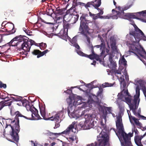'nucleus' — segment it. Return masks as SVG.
I'll return each instance as SVG.
<instances>
[{
	"label": "nucleus",
	"mask_w": 146,
	"mask_h": 146,
	"mask_svg": "<svg viewBox=\"0 0 146 146\" xmlns=\"http://www.w3.org/2000/svg\"><path fill=\"white\" fill-rule=\"evenodd\" d=\"M129 39L135 44H132L129 47V51L135 53L138 57L137 54L143 58L144 56L142 54H146V52L139 42L141 40H146V36L143 32L136 26L135 31L129 32Z\"/></svg>",
	"instance_id": "1"
},
{
	"label": "nucleus",
	"mask_w": 146,
	"mask_h": 146,
	"mask_svg": "<svg viewBox=\"0 0 146 146\" xmlns=\"http://www.w3.org/2000/svg\"><path fill=\"white\" fill-rule=\"evenodd\" d=\"M15 119L13 121L10 119H6V127L5 129L8 130L9 128L11 130L10 134L11 136L12 139L14 141L17 142L19 140L18 133L20 131V126L19 125V117H23L26 119H29V118L23 115L19 111H17L15 113Z\"/></svg>",
	"instance_id": "2"
},
{
	"label": "nucleus",
	"mask_w": 146,
	"mask_h": 146,
	"mask_svg": "<svg viewBox=\"0 0 146 146\" xmlns=\"http://www.w3.org/2000/svg\"><path fill=\"white\" fill-rule=\"evenodd\" d=\"M97 138V142L92 143L91 146H106L109 143V137L105 132L101 131Z\"/></svg>",
	"instance_id": "3"
},
{
	"label": "nucleus",
	"mask_w": 146,
	"mask_h": 146,
	"mask_svg": "<svg viewBox=\"0 0 146 146\" xmlns=\"http://www.w3.org/2000/svg\"><path fill=\"white\" fill-rule=\"evenodd\" d=\"M95 117V115L92 114H86L85 115V121L83 124L81 122L79 123L80 125L82 127H86V129L92 128L94 126V121Z\"/></svg>",
	"instance_id": "4"
},
{
	"label": "nucleus",
	"mask_w": 146,
	"mask_h": 146,
	"mask_svg": "<svg viewBox=\"0 0 146 146\" xmlns=\"http://www.w3.org/2000/svg\"><path fill=\"white\" fill-rule=\"evenodd\" d=\"M80 24L79 31L81 33L84 35H86L89 30L88 25L89 21L86 19V16L82 15L80 17Z\"/></svg>",
	"instance_id": "5"
},
{
	"label": "nucleus",
	"mask_w": 146,
	"mask_h": 146,
	"mask_svg": "<svg viewBox=\"0 0 146 146\" xmlns=\"http://www.w3.org/2000/svg\"><path fill=\"white\" fill-rule=\"evenodd\" d=\"M76 122H73L72 124L70 125L68 128L64 131L61 133H54L50 132L49 131H48L46 134L47 135L51 136H55L56 137H57L58 136L62 134H64L65 135H68L70 131L75 133L76 132V129L75 127Z\"/></svg>",
	"instance_id": "6"
},
{
	"label": "nucleus",
	"mask_w": 146,
	"mask_h": 146,
	"mask_svg": "<svg viewBox=\"0 0 146 146\" xmlns=\"http://www.w3.org/2000/svg\"><path fill=\"white\" fill-rule=\"evenodd\" d=\"M124 10L119 11H116V14L112 16V18L113 19H117L118 18L123 19H126L127 17L129 18H135V15L130 13H125Z\"/></svg>",
	"instance_id": "7"
},
{
	"label": "nucleus",
	"mask_w": 146,
	"mask_h": 146,
	"mask_svg": "<svg viewBox=\"0 0 146 146\" xmlns=\"http://www.w3.org/2000/svg\"><path fill=\"white\" fill-rule=\"evenodd\" d=\"M27 38V37L25 36H22L21 35L17 36L14 38L9 42L7 44L3 45L2 46H0V47H1L2 48H3L4 47L7 45L9 46H16V45L12 44V43L14 41H18L16 43H17L18 42H21L22 41H23L24 42L26 41V40H27L26 38Z\"/></svg>",
	"instance_id": "8"
},
{
	"label": "nucleus",
	"mask_w": 146,
	"mask_h": 146,
	"mask_svg": "<svg viewBox=\"0 0 146 146\" xmlns=\"http://www.w3.org/2000/svg\"><path fill=\"white\" fill-rule=\"evenodd\" d=\"M33 108H34L35 110H34L32 108V107H31L30 108V110L31 112V117H27L28 118H29V119L38 120L42 119V118L38 114V110L33 106Z\"/></svg>",
	"instance_id": "9"
},
{
	"label": "nucleus",
	"mask_w": 146,
	"mask_h": 146,
	"mask_svg": "<svg viewBox=\"0 0 146 146\" xmlns=\"http://www.w3.org/2000/svg\"><path fill=\"white\" fill-rule=\"evenodd\" d=\"M116 126L118 130V132L119 133L124 131L123 125L122 123L121 117L119 116L117 120L116 121Z\"/></svg>",
	"instance_id": "10"
},
{
	"label": "nucleus",
	"mask_w": 146,
	"mask_h": 146,
	"mask_svg": "<svg viewBox=\"0 0 146 146\" xmlns=\"http://www.w3.org/2000/svg\"><path fill=\"white\" fill-rule=\"evenodd\" d=\"M5 27L7 28L6 30L8 32V34L7 35H10L15 33V30L14 29L15 27L13 23H6L5 24Z\"/></svg>",
	"instance_id": "11"
},
{
	"label": "nucleus",
	"mask_w": 146,
	"mask_h": 146,
	"mask_svg": "<svg viewBox=\"0 0 146 146\" xmlns=\"http://www.w3.org/2000/svg\"><path fill=\"white\" fill-rule=\"evenodd\" d=\"M63 113L62 111L58 112L55 115H52L50 117V120L58 122L59 121L61 120L60 118L63 116Z\"/></svg>",
	"instance_id": "12"
},
{
	"label": "nucleus",
	"mask_w": 146,
	"mask_h": 146,
	"mask_svg": "<svg viewBox=\"0 0 146 146\" xmlns=\"http://www.w3.org/2000/svg\"><path fill=\"white\" fill-rule=\"evenodd\" d=\"M41 115L43 117V119L45 120H50V118L51 116H49L45 113V106H39Z\"/></svg>",
	"instance_id": "13"
},
{
	"label": "nucleus",
	"mask_w": 146,
	"mask_h": 146,
	"mask_svg": "<svg viewBox=\"0 0 146 146\" xmlns=\"http://www.w3.org/2000/svg\"><path fill=\"white\" fill-rule=\"evenodd\" d=\"M101 0H98L97 1V4H95L93 1L88 2L86 4V8H88V7H91V5L93 6L94 8L99 11V8H98L101 4Z\"/></svg>",
	"instance_id": "14"
},
{
	"label": "nucleus",
	"mask_w": 146,
	"mask_h": 146,
	"mask_svg": "<svg viewBox=\"0 0 146 146\" xmlns=\"http://www.w3.org/2000/svg\"><path fill=\"white\" fill-rule=\"evenodd\" d=\"M76 8L71 7L70 9L67 11L66 14L64 15V18L66 19L68 16L78 14Z\"/></svg>",
	"instance_id": "15"
},
{
	"label": "nucleus",
	"mask_w": 146,
	"mask_h": 146,
	"mask_svg": "<svg viewBox=\"0 0 146 146\" xmlns=\"http://www.w3.org/2000/svg\"><path fill=\"white\" fill-rule=\"evenodd\" d=\"M119 80L120 82L121 86H122L123 87V91L124 92V93H126V94L128 95L129 93L128 92L127 90H126V84L125 79L124 78V76L122 75L120 77Z\"/></svg>",
	"instance_id": "16"
},
{
	"label": "nucleus",
	"mask_w": 146,
	"mask_h": 146,
	"mask_svg": "<svg viewBox=\"0 0 146 146\" xmlns=\"http://www.w3.org/2000/svg\"><path fill=\"white\" fill-rule=\"evenodd\" d=\"M79 15L78 14L68 16L66 19V21H70L72 23H75L78 20Z\"/></svg>",
	"instance_id": "17"
},
{
	"label": "nucleus",
	"mask_w": 146,
	"mask_h": 146,
	"mask_svg": "<svg viewBox=\"0 0 146 146\" xmlns=\"http://www.w3.org/2000/svg\"><path fill=\"white\" fill-rule=\"evenodd\" d=\"M101 41L102 43L100 44L95 46L94 47L97 48H100V50L102 51L101 53V55L102 56L104 55L105 52V44L103 39H102Z\"/></svg>",
	"instance_id": "18"
},
{
	"label": "nucleus",
	"mask_w": 146,
	"mask_h": 146,
	"mask_svg": "<svg viewBox=\"0 0 146 146\" xmlns=\"http://www.w3.org/2000/svg\"><path fill=\"white\" fill-rule=\"evenodd\" d=\"M21 48L25 52H29L30 50L31 47L27 40L24 42L22 44Z\"/></svg>",
	"instance_id": "19"
},
{
	"label": "nucleus",
	"mask_w": 146,
	"mask_h": 146,
	"mask_svg": "<svg viewBox=\"0 0 146 146\" xmlns=\"http://www.w3.org/2000/svg\"><path fill=\"white\" fill-rule=\"evenodd\" d=\"M116 134L119 138V136L121 137H122L125 143H126L129 140L128 135L126 133H125L124 131L119 133V135L118 133L116 132Z\"/></svg>",
	"instance_id": "20"
},
{
	"label": "nucleus",
	"mask_w": 146,
	"mask_h": 146,
	"mask_svg": "<svg viewBox=\"0 0 146 146\" xmlns=\"http://www.w3.org/2000/svg\"><path fill=\"white\" fill-rule=\"evenodd\" d=\"M113 56L112 54H110L109 57V60L110 62L109 65L110 68L111 69H114L116 66V64L115 62L113 61Z\"/></svg>",
	"instance_id": "21"
},
{
	"label": "nucleus",
	"mask_w": 146,
	"mask_h": 146,
	"mask_svg": "<svg viewBox=\"0 0 146 146\" xmlns=\"http://www.w3.org/2000/svg\"><path fill=\"white\" fill-rule=\"evenodd\" d=\"M58 35V36L60 38L64 40L66 39L67 38L68 36V32L63 29L61 30Z\"/></svg>",
	"instance_id": "22"
},
{
	"label": "nucleus",
	"mask_w": 146,
	"mask_h": 146,
	"mask_svg": "<svg viewBox=\"0 0 146 146\" xmlns=\"http://www.w3.org/2000/svg\"><path fill=\"white\" fill-rule=\"evenodd\" d=\"M88 58L91 59H95L97 61H99L101 62V60L99 56L96 53L94 54H90L88 56Z\"/></svg>",
	"instance_id": "23"
},
{
	"label": "nucleus",
	"mask_w": 146,
	"mask_h": 146,
	"mask_svg": "<svg viewBox=\"0 0 146 146\" xmlns=\"http://www.w3.org/2000/svg\"><path fill=\"white\" fill-rule=\"evenodd\" d=\"M67 139L70 142H72L74 141H76V143H77L78 141V138L76 136V135H72L70 136L69 137L67 138Z\"/></svg>",
	"instance_id": "24"
},
{
	"label": "nucleus",
	"mask_w": 146,
	"mask_h": 146,
	"mask_svg": "<svg viewBox=\"0 0 146 146\" xmlns=\"http://www.w3.org/2000/svg\"><path fill=\"white\" fill-rule=\"evenodd\" d=\"M129 119L131 123L132 119L133 120L134 123L136 124V125L138 126H140V123H139V121H138V120L135 118V117H132V116H130L129 115Z\"/></svg>",
	"instance_id": "25"
},
{
	"label": "nucleus",
	"mask_w": 146,
	"mask_h": 146,
	"mask_svg": "<svg viewBox=\"0 0 146 146\" xmlns=\"http://www.w3.org/2000/svg\"><path fill=\"white\" fill-rule=\"evenodd\" d=\"M42 52L38 50H34L32 52L33 54L35 55H37V58H39L41 56H40V54H41Z\"/></svg>",
	"instance_id": "26"
},
{
	"label": "nucleus",
	"mask_w": 146,
	"mask_h": 146,
	"mask_svg": "<svg viewBox=\"0 0 146 146\" xmlns=\"http://www.w3.org/2000/svg\"><path fill=\"white\" fill-rule=\"evenodd\" d=\"M104 108L106 110V112L105 114H104V117H106V115L108 114V111L110 113H111V107L104 106Z\"/></svg>",
	"instance_id": "27"
},
{
	"label": "nucleus",
	"mask_w": 146,
	"mask_h": 146,
	"mask_svg": "<svg viewBox=\"0 0 146 146\" xmlns=\"http://www.w3.org/2000/svg\"><path fill=\"white\" fill-rule=\"evenodd\" d=\"M70 24L68 23L67 22H64L63 21V30L68 32V30L70 28Z\"/></svg>",
	"instance_id": "28"
},
{
	"label": "nucleus",
	"mask_w": 146,
	"mask_h": 146,
	"mask_svg": "<svg viewBox=\"0 0 146 146\" xmlns=\"http://www.w3.org/2000/svg\"><path fill=\"white\" fill-rule=\"evenodd\" d=\"M64 20L65 21H66V19L64 18V17L62 16L57 17H56V22L58 23H61L62 21H64Z\"/></svg>",
	"instance_id": "29"
},
{
	"label": "nucleus",
	"mask_w": 146,
	"mask_h": 146,
	"mask_svg": "<svg viewBox=\"0 0 146 146\" xmlns=\"http://www.w3.org/2000/svg\"><path fill=\"white\" fill-rule=\"evenodd\" d=\"M111 46L113 50L116 51L117 50V47L116 46V43L115 41L111 42Z\"/></svg>",
	"instance_id": "30"
},
{
	"label": "nucleus",
	"mask_w": 146,
	"mask_h": 146,
	"mask_svg": "<svg viewBox=\"0 0 146 146\" xmlns=\"http://www.w3.org/2000/svg\"><path fill=\"white\" fill-rule=\"evenodd\" d=\"M143 138L142 136H137L135 137V143L141 142V140Z\"/></svg>",
	"instance_id": "31"
},
{
	"label": "nucleus",
	"mask_w": 146,
	"mask_h": 146,
	"mask_svg": "<svg viewBox=\"0 0 146 146\" xmlns=\"http://www.w3.org/2000/svg\"><path fill=\"white\" fill-rule=\"evenodd\" d=\"M132 6V5H130L128 7H125L123 9H122L120 6H118V7H116V8L118 10L117 11H122L123 10H126L127 9L130 8Z\"/></svg>",
	"instance_id": "32"
},
{
	"label": "nucleus",
	"mask_w": 146,
	"mask_h": 146,
	"mask_svg": "<svg viewBox=\"0 0 146 146\" xmlns=\"http://www.w3.org/2000/svg\"><path fill=\"white\" fill-rule=\"evenodd\" d=\"M1 102H2L3 106H4V107L5 106H10L12 102V101H10L9 102H7V101H6V100L2 101Z\"/></svg>",
	"instance_id": "33"
},
{
	"label": "nucleus",
	"mask_w": 146,
	"mask_h": 146,
	"mask_svg": "<svg viewBox=\"0 0 146 146\" xmlns=\"http://www.w3.org/2000/svg\"><path fill=\"white\" fill-rule=\"evenodd\" d=\"M139 98V97H138L137 96L135 97V98L133 100V104H131L130 106V107H132V106H134L135 107V106L136 107H137V106H136L137 103V101L138 100V99Z\"/></svg>",
	"instance_id": "34"
},
{
	"label": "nucleus",
	"mask_w": 146,
	"mask_h": 146,
	"mask_svg": "<svg viewBox=\"0 0 146 146\" xmlns=\"http://www.w3.org/2000/svg\"><path fill=\"white\" fill-rule=\"evenodd\" d=\"M46 12V14L49 16H51L54 12L53 9L51 8L47 9Z\"/></svg>",
	"instance_id": "35"
},
{
	"label": "nucleus",
	"mask_w": 146,
	"mask_h": 146,
	"mask_svg": "<svg viewBox=\"0 0 146 146\" xmlns=\"http://www.w3.org/2000/svg\"><path fill=\"white\" fill-rule=\"evenodd\" d=\"M100 11V12L97 14V15L99 17V18L101 19L103 18L104 17L102 16H101V15H102L104 13V11L103 9L99 8V11Z\"/></svg>",
	"instance_id": "36"
},
{
	"label": "nucleus",
	"mask_w": 146,
	"mask_h": 146,
	"mask_svg": "<svg viewBox=\"0 0 146 146\" xmlns=\"http://www.w3.org/2000/svg\"><path fill=\"white\" fill-rule=\"evenodd\" d=\"M119 108V112L121 114H123L124 111V107L120 104L118 105Z\"/></svg>",
	"instance_id": "37"
},
{
	"label": "nucleus",
	"mask_w": 146,
	"mask_h": 146,
	"mask_svg": "<svg viewBox=\"0 0 146 146\" xmlns=\"http://www.w3.org/2000/svg\"><path fill=\"white\" fill-rule=\"evenodd\" d=\"M77 52L78 54H79V55H80V56L88 58V56L89 55H88L84 53H83L80 50H77Z\"/></svg>",
	"instance_id": "38"
},
{
	"label": "nucleus",
	"mask_w": 146,
	"mask_h": 146,
	"mask_svg": "<svg viewBox=\"0 0 146 146\" xmlns=\"http://www.w3.org/2000/svg\"><path fill=\"white\" fill-rule=\"evenodd\" d=\"M27 40L28 43H29V44L31 47V46L33 45H35L37 46H38V44L36 43L34 41L31 39H30L29 41H28V40Z\"/></svg>",
	"instance_id": "39"
},
{
	"label": "nucleus",
	"mask_w": 146,
	"mask_h": 146,
	"mask_svg": "<svg viewBox=\"0 0 146 146\" xmlns=\"http://www.w3.org/2000/svg\"><path fill=\"white\" fill-rule=\"evenodd\" d=\"M77 36H75L70 40V43L73 45L77 43Z\"/></svg>",
	"instance_id": "40"
},
{
	"label": "nucleus",
	"mask_w": 146,
	"mask_h": 146,
	"mask_svg": "<svg viewBox=\"0 0 146 146\" xmlns=\"http://www.w3.org/2000/svg\"><path fill=\"white\" fill-rule=\"evenodd\" d=\"M113 85V84L111 83H109L108 82H106L104 84H102V86L103 88H105L106 87H111Z\"/></svg>",
	"instance_id": "41"
},
{
	"label": "nucleus",
	"mask_w": 146,
	"mask_h": 146,
	"mask_svg": "<svg viewBox=\"0 0 146 146\" xmlns=\"http://www.w3.org/2000/svg\"><path fill=\"white\" fill-rule=\"evenodd\" d=\"M55 13L56 14L62 15L63 14V10L62 9H56Z\"/></svg>",
	"instance_id": "42"
},
{
	"label": "nucleus",
	"mask_w": 146,
	"mask_h": 146,
	"mask_svg": "<svg viewBox=\"0 0 146 146\" xmlns=\"http://www.w3.org/2000/svg\"><path fill=\"white\" fill-rule=\"evenodd\" d=\"M12 99H13L14 101H21L22 97H21L16 96L15 97H11Z\"/></svg>",
	"instance_id": "43"
},
{
	"label": "nucleus",
	"mask_w": 146,
	"mask_h": 146,
	"mask_svg": "<svg viewBox=\"0 0 146 146\" xmlns=\"http://www.w3.org/2000/svg\"><path fill=\"white\" fill-rule=\"evenodd\" d=\"M7 95V94L5 93H0V98L3 100L6 99Z\"/></svg>",
	"instance_id": "44"
},
{
	"label": "nucleus",
	"mask_w": 146,
	"mask_h": 146,
	"mask_svg": "<svg viewBox=\"0 0 146 146\" xmlns=\"http://www.w3.org/2000/svg\"><path fill=\"white\" fill-rule=\"evenodd\" d=\"M38 46H39L40 49H42V48H46L47 45L46 43H44L43 42L39 43Z\"/></svg>",
	"instance_id": "45"
},
{
	"label": "nucleus",
	"mask_w": 146,
	"mask_h": 146,
	"mask_svg": "<svg viewBox=\"0 0 146 146\" xmlns=\"http://www.w3.org/2000/svg\"><path fill=\"white\" fill-rule=\"evenodd\" d=\"M101 126L100 128L102 129V130L103 129H106V125L104 124L102 121H101L100 122Z\"/></svg>",
	"instance_id": "46"
},
{
	"label": "nucleus",
	"mask_w": 146,
	"mask_h": 146,
	"mask_svg": "<svg viewBox=\"0 0 146 146\" xmlns=\"http://www.w3.org/2000/svg\"><path fill=\"white\" fill-rule=\"evenodd\" d=\"M136 92L137 96L139 97L140 96V89L139 86H137L136 88Z\"/></svg>",
	"instance_id": "47"
},
{
	"label": "nucleus",
	"mask_w": 146,
	"mask_h": 146,
	"mask_svg": "<svg viewBox=\"0 0 146 146\" xmlns=\"http://www.w3.org/2000/svg\"><path fill=\"white\" fill-rule=\"evenodd\" d=\"M23 30L28 35H31V33H32V32L30 31L28 29H26L25 28H24L23 29Z\"/></svg>",
	"instance_id": "48"
},
{
	"label": "nucleus",
	"mask_w": 146,
	"mask_h": 146,
	"mask_svg": "<svg viewBox=\"0 0 146 146\" xmlns=\"http://www.w3.org/2000/svg\"><path fill=\"white\" fill-rule=\"evenodd\" d=\"M135 107L134 106H132V107H130V109L134 113V114L135 115V114H136V113H137L136 111V110L137 108V107H136L135 106Z\"/></svg>",
	"instance_id": "49"
},
{
	"label": "nucleus",
	"mask_w": 146,
	"mask_h": 146,
	"mask_svg": "<svg viewBox=\"0 0 146 146\" xmlns=\"http://www.w3.org/2000/svg\"><path fill=\"white\" fill-rule=\"evenodd\" d=\"M61 120L59 121L58 122H55V125L54 127V129L57 128L59 127L60 126V122Z\"/></svg>",
	"instance_id": "50"
},
{
	"label": "nucleus",
	"mask_w": 146,
	"mask_h": 146,
	"mask_svg": "<svg viewBox=\"0 0 146 146\" xmlns=\"http://www.w3.org/2000/svg\"><path fill=\"white\" fill-rule=\"evenodd\" d=\"M21 102L22 104V105L25 107H26L27 105L28 101L26 100H21Z\"/></svg>",
	"instance_id": "51"
},
{
	"label": "nucleus",
	"mask_w": 146,
	"mask_h": 146,
	"mask_svg": "<svg viewBox=\"0 0 146 146\" xmlns=\"http://www.w3.org/2000/svg\"><path fill=\"white\" fill-rule=\"evenodd\" d=\"M77 5V3L76 0H74L73 1L72 6V7H73L76 8V7Z\"/></svg>",
	"instance_id": "52"
},
{
	"label": "nucleus",
	"mask_w": 146,
	"mask_h": 146,
	"mask_svg": "<svg viewBox=\"0 0 146 146\" xmlns=\"http://www.w3.org/2000/svg\"><path fill=\"white\" fill-rule=\"evenodd\" d=\"M121 70H114L113 72L116 75V74H121Z\"/></svg>",
	"instance_id": "53"
},
{
	"label": "nucleus",
	"mask_w": 146,
	"mask_h": 146,
	"mask_svg": "<svg viewBox=\"0 0 146 146\" xmlns=\"http://www.w3.org/2000/svg\"><path fill=\"white\" fill-rule=\"evenodd\" d=\"M6 85L5 84H3L1 81H0V88H6Z\"/></svg>",
	"instance_id": "54"
},
{
	"label": "nucleus",
	"mask_w": 146,
	"mask_h": 146,
	"mask_svg": "<svg viewBox=\"0 0 146 146\" xmlns=\"http://www.w3.org/2000/svg\"><path fill=\"white\" fill-rule=\"evenodd\" d=\"M49 50L48 49H46L44 51L42 52L41 54H40V56H42L44 55L45 54L47 53L48 52H49Z\"/></svg>",
	"instance_id": "55"
},
{
	"label": "nucleus",
	"mask_w": 146,
	"mask_h": 146,
	"mask_svg": "<svg viewBox=\"0 0 146 146\" xmlns=\"http://www.w3.org/2000/svg\"><path fill=\"white\" fill-rule=\"evenodd\" d=\"M135 116L139 118L142 117V118L143 119H144V118H145L146 119V117H145L141 115L140 113L139 112H138V113H136V114H135Z\"/></svg>",
	"instance_id": "56"
},
{
	"label": "nucleus",
	"mask_w": 146,
	"mask_h": 146,
	"mask_svg": "<svg viewBox=\"0 0 146 146\" xmlns=\"http://www.w3.org/2000/svg\"><path fill=\"white\" fill-rule=\"evenodd\" d=\"M138 13H139L140 15H141L142 16H146V10L142 11L141 12H139Z\"/></svg>",
	"instance_id": "57"
},
{
	"label": "nucleus",
	"mask_w": 146,
	"mask_h": 146,
	"mask_svg": "<svg viewBox=\"0 0 146 146\" xmlns=\"http://www.w3.org/2000/svg\"><path fill=\"white\" fill-rule=\"evenodd\" d=\"M125 100L128 103L131 104V101L130 98L129 97H127L125 98Z\"/></svg>",
	"instance_id": "58"
},
{
	"label": "nucleus",
	"mask_w": 146,
	"mask_h": 146,
	"mask_svg": "<svg viewBox=\"0 0 146 146\" xmlns=\"http://www.w3.org/2000/svg\"><path fill=\"white\" fill-rule=\"evenodd\" d=\"M73 45L78 49L79 50L80 48V46L77 43L73 44Z\"/></svg>",
	"instance_id": "59"
},
{
	"label": "nucleus",
	"mask_w": 146,
	"mask_h": 146,
	"mask_svg": "<svg viewBox=\"0 0 146 146\" xmlns=\"http://www.w3.org/2000/svg\"><path fill=\"white\" fill-rule=\"evenodd\" d=\"M120 62L122 65H123L124 66H125L127 65V62L125 59L124 60H122Z\"/></svg>",
	"instance_id": "60"
},
{
	"label": "nucleus",
	"mask_w": 146,
	"mask_h": 146,
	"mask_svg": "<svg viewBox=\"0 0 146 146\" xmlns=\"http://www.w3.org/2000/svg\"><path fill=\"white\" fill-rule=\"evenodd\" d=\"M90 48L92 52V54H95L94 51L93 46L92 45Z\"/></svg>",
	"instance_id": "61"
},
{
	"label": "nucleus",
	"mask_w": 146,
	"mask_h": 146,
	"mask_svg": "<svg viewBox=\"0 0 146 146\" xmlns=\"http://www.w3.org/2000/svg\"><path fill=\"white\" fill-rule=\"evenodd\" d=\"M78 4L80 5H81L82 6H84L86 8V4H85V3H84L81 2H78Z\"/></svg>",
	"instance_id": "62"
},
{
	"label": "nucleus",
	"mask_w": 146,
	"mask_h": 146,
	"mask_svg": "<svg viewBox=\"0 0 146 146\" xmlns=\"http://www.w3.org/2000/svg\"><path fill=\"white\" fill-rule=\"evenodd\" d=\"M98 18H99V17L97 14H95V15H94V17H93V19L94 20H96Z\"/></svg>",
	"instance_id": "63"
},
{
	"label": "nucleus",
	"mask_w": 146,
	"mask_h": 146,
	"mask_svg": "<svg viewBox=\"0 0 146 146\" xmlns=\"http://www.w3.org/2000/svg\"><path fill=\"white\" fill-rule=\"evenodd\" d=\"M0 102V111L1 110L2 108L4 107V106H3L2 102Z\"/></svg>",
	"instance_id": "64"
}]
</instances>
